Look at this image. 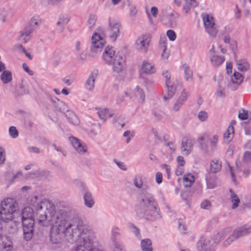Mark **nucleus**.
Returning a JSON list of instances; mask_svg holds the SVG:
<instances>
[{"mask_svg":"<svg viewBox=\"0 0 251 251\" xmlns=\"http://www.w3.org/2000/svg\"><path fill=\"white\" fill-rule=\"evenodd\" d=\"M201 207L203 209L209 210L211 208V203L209 201L205 200L201 203Z\"/></svg>","mask_w":251,"mask_h":251,"instance_id":"obj_52","label":"nucleus"},{"mask_svg":"<svg viewBox=\"0 0 251 251\" xmlns=\"http://www.w3.org/2000/svg\"><path fill=\"white\" fill-rule=\"evenodd\" d=\"M108 25L109 37L111 41L115 42L119 35L121 25L118 21L113 20L109 22Z\"/></svg>","mask_w":251,"mask_h":251,"instance_id":"obj_9","label":"nucleus"},{"mask_svg":"<svg viewBox=\"0 0 251 251\" xmlns=\"http://www.w3.org/2000/svg\"><path fill=\"white\" fill-rule=\"evenodd\" d=\"M190 92L187 91L184 87L181 89V91L178 95L177 100L181 101L184 103L190 97Z\"/></svg>","mask_w":251,"mask_h":251,"instance_id":"obj_35","label":"nucleus"},{"mask_svg":"<svg viewBox=\"0 0 251 251\" xmlns=\"http://www.w3.org/2000/svg\"><path fill=\"white\" fill-rule=\"evenodd\" d=\"M242 228L246 235L251 233V225H244L242 226Z\"/></svg>","mask_w":251,"mask_h":251,"instance_id":"obj_63","label":"nucleus"},{"mask_svg":"<svg viewBox=\"0 0 251 251\" xmlns=\"http://www.w3.org/2000/svg\"><path fill=\"white\" fill-rule=\"evenodd\" d=\"M0 79L4 84L10 82L12 79V75L11 72L8 70L3 71L0 75Z\"/></svg>","mask_w":251,"mask_h":251,"instance_id":"obj_31","label":"nucleus"},{"mask_svg":"<svg viewBox=\"0 0 251 251\" xmlns=\"http://www.w3.org/2000/svg\"><path fill=\"white\" fill-rule=\"evenodd\" d=\"M6 224L5 228L7 231L10 234L16 233L18 230V226L20 225V223L13 221V219L9 223H5Z\"/></svg>","mask_w":251,"mask_h":251,"instance_id":"obj_21","label":"nucleus"},{"mask_svg":"<svg viewBox=\"0 0 251 251\" xmlns=\"http://www.w3.org/2000/svg\"><path fill=\"white\" fill-rule=\"evenodd\" d=\"M83 198L84 204L87 207L91 208L94 205L95 200L92 193L88 189H85L83 192Z\"/></svg>","mask_w":251,"mask_h":251,"instance_id":"obj_17","label":"nucleus"},{"mask_svg":"<svg viewBox=\"0 0 251 251\" xmlns=\"http://www.w3.org/2000/svg\"><path fill=\"white\" fill-rule=\"evenodd\" d=\"M214 247L211 240L203 237L200 238L196 245L198 251H214Z\"/></svg>","mask_w":251,"mask_h":251,"instance_id":"obj_10","label":"nucleus"},{"mask_svg":"<svg viewBox=\"0 0 251 251\" xmlns=\"http://www.w3.org/2000/svg\"><path fill=\"white\" fill-rule=\"evenodd\" d=\"M207 186L209 189H213L216 187V183L214 179H207Z\"/></svg>","mask_w":251,"mask_h":251,"instance_id":"obj_62","label":"nucleus"},{"mask_svg":"<svg viewBox=\"0 0 251 251\" xmlns=\"http://www.w3.org/2000/svg\"><path fill=\"white\" fill-rule=\"evenodd\" d=\"M162 75L166 78L165 84H170L171 82L170 74L167 71H166L162 73Z\"/></svg>","mask_w":251,"mask_h":251,"instance_id":"obj_61","label":"nucleus"},{"mask_svg":"<svg viewBox=\"0 0 251 251\" xmlns=\"http://www.w3.org/2000/svg\"><path fill=\"white\" fill-rule=\"evenodd\" d=\"M120 119H122V116L120 115L116 114L114 117V120H115V126L117 127H123L125 126L124 123H120L118 122L119 120Z\"/></svg>","mask_w":251,"mask_h":251,"instance_id":"obj_54","label":"nucleus"},{"mask_svg":"<svg viewBox=\"0 0 251 251\" xmlns=\"http://www.w3.org/2000/svg\"><path fill=\"white\" fill-rule=\"evenodd\" d=\"M118 55L115 54V51L112 47H106L102 53V58L103 61L108 65H111L112 61Z\"/></svg>","mask_w":251,"mask_h":251,"instance_id":"obj_12","label":"nucleus"},{"mask_svg":"<svg viewBox=\"0 0 251 251\" xmlns=\"http://www.w3.org/2000/svg\"><path fill=\"white\" fill-rule=\"evenodd\" d=\"M140 247L142 251H153L152 241L149 238H145L141 240Z\"/></svg>","mask_w":251,"mask_h":251,"instance_id":"obj_23","label":"nucleus"},{"mask_svg":"<svg viewBox=\"0 0 251 251\" xmlns=\"http://www.w3.org/2000/svg\"><path fill=\"white\" fill-rule=\"evenodd\" d=\"M97 21V18L95 16L90 15L88 20V25L90 29H92L95 25Z\"/></svg>","mask_w":251,"mask_h":251,"instance_id":"obj_50","label":"nucleus"},{"mask_svg":"<svg viewBox=\"0 0 251 251\" xmlns=\"http://www.w3.org/2000/svg\"><path fill=\"white\" fill-rule=\"evenodd\" d=\"M140 207L136 209L137 215L146 220L154 221L162 217L158 204L152 194L143 188L140 194Z\"/></svg>","mask_w":251,"mask_h":251,"instance_id":"obj_2","label":"nucleus"},{"mask_svg":"<svg viewBox=\"0 0 251 251\" xmlns=\"http://www.w3.org/2000/svg\"><path fill=\"white\" fill-rule=\"evenodd\" d=\"M105 44V39L99 33L95 32L91 37V51L98 53L100 52Z\"/></svg>","mask_w":251,"mask_h":251,"instance_id":"obj_6","label":"nucleus"},{"mask_svg":"<svg viewBox=\"0 0 251 251\" xmlns=\"http://www.w3.org/2000/svg\"><path fill=\"white\" fill-rule=\"evenodd\" d=\"M74 184L78 187L79 189L83 190V192L85 191V189H88L86 187L85 184L84 182L80 180H75Z\"/></svg>","mask_w":251,"mask_h":251,"instance_id":"obj_53","label":"nucleus"},{"mask_svg":"<svg viewBox=\"0 0 251 251\" xmlns=\"http://www.w3.org/2000/svg\"><path fill=\"white\" fill-rule=\"evenodd\" d=\"M160 46L163 50V53L161 55V58L163 60L165 61L167 60L169 57V53L166 52V45L164 40L161 41L160 43Z\"/></svg>","mask_w":251,"mask_h":251,"instance_id":"obj_46","label":"nucleus"},{"mask_svg":"<svg viewBox=\"0 0 251 251\" xmlns=\"http://www.w3.org/2000/svg\"><path fill=\"white\" fill-rule=\"evenodd\" d=\"M236 62L237 69L239 71L245 72L250 68V64L246 59L237 60Z\"/></svg>","mask_w":251,"mask_h":251,"instance_id":"obj_24","label":"nucleus"},{"mask_svg":"<svg viewBox=\"0 0 251 251\" xmlns=\"http://www.w3.org/2000/svg\"><path fill=\"white\" fill-rule=\"evenodd\" d=\"M242 228L246 235L251 233V225H244L242 226Z\"/></svg>","mask_w":251,"mask_h":251,"instance_id":"obj_64","label":"nucleus"},{"mask_svg":"<svg viewBox=\"0 0 251 251\" xmlns=\"http://www.w3.org/2000/svg\"><path fill=\"white\" fill-rule=\"evenodd\" d=\"M75 50L77 53L81 52L83 50V44L80 41H76L75 45Z\"/></svg>","mask_w":251,"mask_h":251,"instance_id":"obj_57","label":"nucleus"},{"mask_svg":"<svg viewBox=\"0 0 251 251\" xmlns=\"http://www.w3.org/2000/svg\"><path fill=\"white\" fill-rule=\"evenodd\" d=\"M34 28L32 26H26L20 32L19 40L24 43H27L31 38Z\"/></svg>","mask_w":251,"mask_h":251,"instance_id":"obj_16","label":"nucleus"},{"mask_svg":"<svg viewBox=\"0 0 251 251\" xmlns=\"http://www.w3.org/2000/svg\"><path fill=\"white\" fill-rule=\"evenodd\" d=\"M222 168V162L219 159H214L210 163V171L213 173L219 172Z\"/></svg>","mask_w":251,"mask_h":251,"instance_id":"obj_26","label":"nucleus"},{"mask_svg":"<svg viewBox=\"0 0 251 251\" xmlns=\"http://www.w3.org/2000/svg\"><path fill=\"white\" fill-rule=\"evenodd\" d=\"M66 117L68 121L75 126H77L80 123V121L78 117L72 111H68L66 114Z\"/></svg>","mask_w":251,"mask_h":251,"instance_id":"obj_27","label":"nucleus"},{"mask_svg":"<svg viewBox=\"0 0 251 251\" xmlns=\"http://www.w3.org/2000/svg\"><path fill=\"white\" fill-rule=\"evenodd\" d=\"M234 134V129L233 126H230L224 134V142L227 144L229 143L232 140Z\"/></svg>","mask_w":251,"mask_h":251,"instance_id":"obj_22","label":"nucleus"},{"mask_svg":"<svg viewBox=\"0 0 251 251\" xmlns=\"http://www.w3.org/2000/svg\"><path fill=\"white\" fill-rule=\"evenodd\" d=\"M97 109V113L99 116V118L102 120L103 122H105L106 120L108 109L106 108L104 109Z\"/></svg>","mask_w":251,"mask_h":251,"instance_id":"obj_42","label":"nucleus"},{"mask_svg":"<svg viewBox=\"0 0 251 251\" xmlns=\"http://www.w3.org/2000/svg\"><path fill=\"white\" fill-rule=\"evenodd\" d=\"M167 89V96H164V99L167 100L172 98L175 94L176 91L178 89H181L183 87L180 82H172L166 85Z\"/></svg>","mask_w":251,"mask_h":251,"instance_id":"obj_13","label":"nucleus"},{"mask_svg":"<svg viewBox=\"0 0 251 251\" xmlns=\"http://www.w3.org/2000/svg\"><path fill=\"white\" fill-rule=\"evenodd\" d=\"M128 227L132 230V232L134 234L136 238L140 240L141 239L142 236L140 233V230L135 225L130 223L128 225Z\"/></svg>","mask_w":251,"mask_h":251,"instance_id":"obj_45","label":"nucleus"},{"mask_svg":"<svg viewBox=\"0 0 251 251\" xmlns=\"http://www.w3.org/2000/svg\"><path fill=\"white\" fill-rule=\"evenodd\" d=\"M245 235L246 234H245L242 227L241 226L234 230L232 233L229 234L227 238L223 242L222 246L223 247H227L229 246L234 240Z\"/></svg>","mask_w":251,"mask_h":251,"instance_id":"obj_11","label":"nucleus"},{"mask_svg":"<svg viewBox=\"0 0 251 251\" xmlns=\"http://www.w3.org/2000/svg\"><path fill=\"white\" fill-rule=\"evenodd\" d=\"M231 231L230 227H227L217 233L214 235L211 239L214 247L219 244L222 240H223Z\"/></svg>","mask_w":251,"mask_h":251,"instance_id":"obj_14","label":"nucleus"},{"mask_svg":"<svg viewBox=\"0 0 251 251\" xmlns=\"http://www.w3.org/2000/svg\"><path fill=\"white\" fill-rule=\"evenodd\" d=\"M17 209L14 199L10 198L3 199L0 202V220L3 223H9L13 219Z\"/></svg>","mask_w":251,"mask_h":251,"instance_id":"obj_3","label":"nucleus"},{"mask_svg":"<svg viewBox=\"0 0 251 251\" xmlns=\"http://www.w3.org/2000/svg\"><path fill=\"white\" fill-rule=\"evenodd\" d=\"M27 202L34 207L41 226H51L50 238L52 243H58L65 238L71 243L78 241L72 251H99L95 247L97 239L94 230L81 220L70 221V213L68 210L55 206L48 200L40 201L37 196H29Z\"/></svg>","mask_w":251,"mask_h":251,"instance_id":"obj_1","label":"nucleus"},{"mask_svg":"<svg viewBox=\"0 0 251 251\" xmlns=\"http://www.w3.org/2000/svg\"><path fill=\"white\" fill-rule=\"evenodd\" d=\"M167 36L170 40L174 41L176 39V34L175 31L173 30L170 29L167 31Z\"/></svg>","mask_w":251,"mask_h":251,"instance_id":"obj_55","label":"nucleus"},{"mask_svg":"<svg viewBox=\"0 0 251 251\" xmlns=\"http://www.w3.org/2000/svg\"><path fill=\"white\" fill-rule=\"evenodd\" d=\"M135 96L141 102H143L145 99V95L143 90L140 89L138 86H136L134 91Z\"/></svg>","mask_w":251,"mask_h":251,"instance_id":"obj_41","label":"nucleus"},{"mask_svg":"<svg viewBox=\"0 0 251 251\" xmlns=\"http://www.w3.org/2000/svg\"><path fill=\"white\" fill-rule=\"evenodd\" d=\"M151 38L148 35H142L135 41V48L139 52L146 53L148 50Z\"/></svg>","mask_w":251,"mask_h":251,"instance_id":"obj_8","label":"nucleus"},{"mask_svg":"<svg viewBox=\"0 0 251 251\" xmlns=\"http://www.w3.org/2000/svg\"><path fill=\"white\" fill-rule=\"evenodd\" d=\"M183 102H181V101H179L178 100H176L173 107V111L175 112L178 111L181 107V106L183 105Z\"/></svg>","mask_w":251,"mask_h":251,"instance_id":"obj_56","label":"nucleus"},{"mask_svg":"<svg viewBox=\"0 0 251 251\" xmlns=\"http://www.w3.org/2000/svg\"><path fill=\"white\" fill-rule=\"evenodd\" d=\"M198 118L200 121L204 122L208 118V114L205 111H201L198 113Z\"/></svg>","mask_w":251,"mask_h":251,"instance_id":"obj_51","label":"nucleus"},{"mask_svg":"<svg viewBox=\"0 0 251 251\" xmlns=\"http://www.w3.org/2000/svg\"><path fill=\"white\" fill-rule=\"evenodd\" d=\"M201 17L205 32L210 38L216 37L218 30L217 28L213 17L207 13L201 14Z\"/></svg>","mask_w":251,"mask_h":251,"instance_id":"obj_5","label":"nucleus"},{"mask_svg":"<svg viewBox=\"0 0 251 251\" xmlns=\"http://www.w3.org/2000/svg\"><path fill=\"white\" fill-rule=\"evenodd\" d=\"M111 65L112 66V71L115 75L124 76L126 68L125 61L121 56L118 55L116 57Z\"/></svg>","mask_w":251,"mask_h":251,"instance_id":"obj_7","label":"nucleus"},{"mask_svg":"<svg viewBox=\"0 0 251 251\" xmlns=\"http://www.w3.org/2000/svg\"><path fill=\"white\" fill-rule=\"evenodd\" d=\"M200 148L201 151L209 155L211 153V151L208 150L207 143L204 142H200Z\"/></svg>","mask_w":251,"mask_h":251,"instance_id":"obj_49","label":"nucleus"},{"mask_svg":"<svg viewBox=\"0 0 251 251\" xmlns=\"http://www.w3.org/2000/svg\"><path fill=\"white\" fill-rule=\"evenodd\" d=\"M234 149H235L234 145H233L232 144L230 145L229 146V147H228V148L226 150V155L229 157H231L233 154Z\"/></svg>","mask_w":251,"mask_h":251,"instance_id":"obj_60","label":"nucleus"},{"mask_svg":"<svg viewBox=\"0 0 251 251\" xmlns=\"http://www.w3.org/2000/svg\"><path fill=\"white\" fill-rule=\"evenodd\" d=\"M8 133L10 137L16 139L18 137L19 132L14 126H10L8 129Z\"/></svg>","mask_w":251,"mask_h":251,"instance_id":"obj_47","label":"nucleus"},{"mask_svg":"<svg viewBox=\"0 0 251 251\" xmlns=\"http://www.w3.org/2000/svg\"><path fill=\"white\" fill-rule=\"evenodd\" d=\"M120 229L117 226H113L112 228L111 232L113 238H116L120 235Z\"/></svg>","mask_w":251,"mask_h":251,"instance_id":"obj_59","label":"nucleus"},{"mask_svg":"<svg viewBox=\"0 0 251 251\" xmlns=\"http://www.w3.org/2000/svg\"><path fill=\"white\" fill-rule=\"evenodd\" d=\"M219 140V136L217 135H214L211 139L210 141V150L211 152L214 151L216 149L217 146V143Z\"/></svg>","mask_w":251,"mask_h":251,"instance_id":"obj_44","label":"nucleus"},{"mask_svg":"<svg viewBox=\"0 0 251 251\" xmlns=\"http://www.w3.org/2000/svg\"><path fill=\"white\" fill-rule=\"evenodd\" d=\"M5 152L4 149L0 147V164L4 163L5 160Z\"/></svg>","mask_w":251,"mask_h":251,"instance_id":"obj_58","label":"nucleus"},{"mask_svg":"<svg viewBox=\"0 0 251 251\" xmlns=\"http://www.w3.org/2000/svg\"><path fill=\"white\" fill-rule=\"evenodd\" d=\"M141 69L146 74H153L155 72L154 65L145 61L143 62Z\"/></svg>","mask_w":251,"mask_h":251,"instance_id":"obj_29","label":"nucleus"},{"mask_svg":"<svg viewBox=\"0 0 251 251\" xmlns=\"http://www.w3.org/2000/svg\"><path fill=\"white\" fill-rule=\"evenodd\" d=\"M69 20L70 18L67 15H61L59 16L56 23V28L59 32H62L63 31Z\"/></svg>","mask_w":251,"mask_h":251,"instance_id":"obj_19","label":"nucleus"},{"mask_svg":"<svg viewBox=\"0 0 251 251\" xmlns=\"http://www.w3.org/2000/svg\"><path fill=\"white\" fill-rule=\"evenodd\" d=\"M50 174V172L46 169H38L33 173V174L37 177H45L48 176Z\"/></svg>","mask_w":251,"mask_h":251,"instance_id":"obj_40","label":"nucleus"},{"mask_svg":"<svg viewBox=\"0 0 251 251\" xmlns=\"http://www.w3.org/2000/svg\"><path fill=\"white\" fill-rule=\"evenodd\" d=\"M56 100V101H55L56 103L55 106L56 109L61 112L67 111L68 113V111H69L68 110V107L65 102L59 100L58 99H57Z\"/></svg>","mask_w":251,"mask_h":251,"instance_id":"obj_36","label":"nucleus"},{"mask_svg":"<svg viewBox=\"0 0 251 251\" xmlns=\"http://www.w3.org/2000/svg\"><path fill=\"white\" fill-rule=\"evenodd\" d=\"M133 183L136 188L141 189L144 186L142 176L141 175L136 176L133 179Z\"/></svg>","mask_w":251,"mask_h":251,"instance_id":"obj_39","label":"nucleus"},{"mask_svg":"<svg viewBox=\"0 0 251 251\" xmlns=\"http://www.w3.org/2000/svg\"><path fill=\"white\" fill-rule=\"evenodd\" d=\"M244 163L250 165H251V153L249 151H246L243 156Z\"/></svg>","mask_w":251,"mask_h":251,"instance_id":"obj_48","label":"nucleus"},{"mask_svg":"<svg viewBox=\"0 0 251 251\" xmlns=\"http://www.w3.org/2000/svg\"><path fill=\"white\" fill-rule=\"evenodd\" d=\"M184 4L183 6V10L185 13H188L192 7H196L198 4L196 0H183Z\"/></svg>","mask_w":251,"mask_h":251,"instance_id":"obj_30","label":"nucleus"},{"mask_svg":"<svg viewBox=\"0 0 251 251\" xmlns=\"http://www.w3.org/2000/svg\"><path fill=\"white\" fill-rule=\"evenodd\" d=\"M193 146L192 141L191 139L184 138L182 140L181 151L184 154L188 155L191 151Z\"/></svg>","mask_w":251,"mask_h":251,"instance_id":"obj_20","label":"nucleus"},{"mask_svg":"<svg viewBox=\"0 0 251 251\" xmlns=\"http://www.w3.org/2000/svg\"><path fill=\"white\" fill-rule=\"evenodd\" d=\"M195 181L194 176L191 174L184 175L183 177V185L185 187H190Z\"/></svg>","mask_w":251,"mask_h":251,"instance_id":"obj_28","label":"nucleus"},{"mask_svg":"<svg viewBox=\"0 0 251 251\" xmlns=\"http://www.w3.org/2000/svg\"><path fill=\"white\" fill-rule=\"evenodd\" d=\"M13 243L11 239L8 237L2 238V246L5 251H11L13 249Z\"/></svg>","mask_w":251,"mask_h":251,"instance_id":"obj_33","label":"nucleus"},{"mask_svg":"<svg viewBox=\"0 0 251 251\" xmlns=\"http://www.w3.org/2000/svg\"><path fill=\"white\" fill-rule=\"evenodd\" d=\"M210 60L213 66L217 67L223 63L225 61V57L221 55L213 54Z\"/></svg>","mask_w":251,"mask_h":251,"instance_id":"obj_25","label":"nucleus"},{"mask_svg":"<svg viewBox=\"0 0 251 251\" xmlns=\"http://www.w3.org/2000/svg\"><path fill=\"white\" fill-rule=\"evenodd\" d=\"M182 69L184 72V78L187 81H190L192 79L193 73L191 70L190 69L189 67L186 65L184 64L182 66Z\"/></svg>","mask_w":251,"mask_h":251,"instance_id":"obj_37","label":"nucleus"},{"mask_svg":"<svg viewBox=\"0 0 251 251\" xmlns=\"http://www.w3.org/2000/svg\"><path fill=\"white\" fill-rule=\"evenodd\" d=\"M69 140L78 153L84 154L86 152L87 148L78 138L75 137H70Z\"/></svg>","mask_w":251,"mask_h":251,"instance_id":"obj_15","label":"nucleus"},{"mask_svg":"<svg viewBox=\"0 0 251 251\" xmlns=\"http://www.w3.org/2000/svg\"><path fill=\"white\" fill-rule=\"evenodd\" d=\"M33 210L30 207H26L22 213L24 237L26 241L30 240L33 236L34 218Z\"/></svg>","mask_w":251,"mask_h":251,"instance_id":"obj_4","label":"nucleus"},{"mask_svg":"<svg viewBox=\"0 0 251 251\" xmlns=\"http://www.w3.org/2000/svg\"><path fill=\"white\" fill-rule=\"evenodd\" d=\"M231 80L233 83L239 85L243 80V76L240 73L235 72L231 77Z\"/></svg>","mask_w":251,"mask_h":251,"instance_id":"obj_38","label":"nucleus"},{"mask_svg":"<svg viewBox=\"0 0 251 251\" xmlns=\"http://www.w3.org/2000/svg\"><path fill=\"white\" fill-rule=\"evenodd\" d=\"M30 25L27 26H32L34 29L38 27L42 23V20L38 15H34L29 21Z\"/></svg>","mask_w":251,"mask_h":251,"instance_id":"obj_34","label":"nucleus"},{"mask_svg":"<svg viewBox=\"0 0 251 251\" xmlns=\"http://www.w3.org/2000/svg\"><path fill=\"white\" fill-rule=\"evenodd\" d=\"M19 92L21 95H26L29 93L28 87L25 82L23 80L19 84Z\"/></svg>","mask_w":251,"mask_h":251,"instance_id":"obj_43","label":"nucleus"},{"mask_svg":"<svg viewBox=\"0 0 251 251\" xmlns=\"http://www.w3.org/2000/svg\"><path fill=\"white\" fill-rule=\"evenodd\" d=\"M98 70L97 69L94 70L90 75L85 83V88L89 91H92L94 87L95 81L96 78L98 75Z\"/></svg>","mask_w":251,"mask_h":251,"instance_id":"obj_18","label":"nucleus"},{"mask_svg":"<svg viewBox=\"0 0 251 251\" xmlns=\"http://www.w3.org/2000/svg\"><path fill=\"white\" fill-rule=\"evenodd\" d=\"M230 197L232 202L231 207L233 209L236 208L240 203V200L237 195L232 189L229 190Z\"/></svg>","mask_w":251,"mask_h":251,"instance_id":"obj_32","label":"nucleus"}]
</instances>
